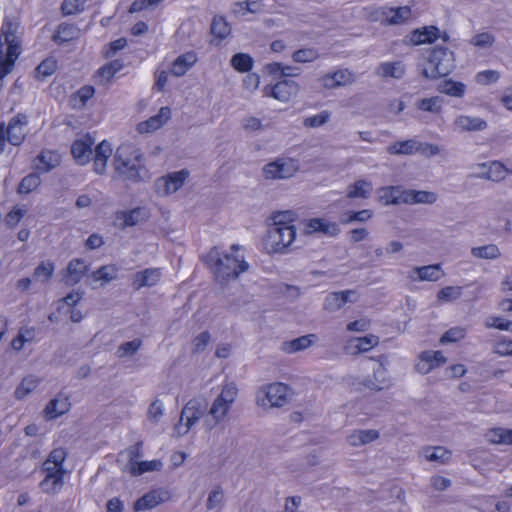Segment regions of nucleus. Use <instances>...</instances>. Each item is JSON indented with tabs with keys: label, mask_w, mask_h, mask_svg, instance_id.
I'll list each match as a JSON object with an SVG mask.
<instances>
[{
	"label": "nucleus",
	"mask_w": 512,
	"mask_h": 512,
	"mask_svg": "<svg viewBox=\"0 0 512 512\" xmlns=\"http://www.w3.org/2000/svg\"><path fill=\"white\" fill-rule=\"evenodd\" d=\"M299 89L300 86L297 82L283 79L273 86H266L264 90L266 95H269L281 102H288L298 93Z\"/></svg>",
	"instance_id": "nucleus-10"
},
{
	"label": "nucleus",
	"mask_w": 512,
	"mask_h": 512,
	"mask_svg": "<svg viewBox=\"0 0 512 512\" xmlns=\"http://www.w3.org/2000/svg\"><path fill=\"white\" fill-rule=\"evenodd\" d=\"M422 146V143L414 139H408L391 143L386 150L391 155H411L422 150Z\"/></svg>",
	"instance_id": "nucleus-26"
},
{
	"label": "nucleus",
	"mask_w": 512,
	"mask_h": 512,
	"mask_svg": "<svg viewBox=\"0 0 512 512\" xmlns=\"http://www.w3.org/2000/svg\"><path fill=\"white\" fill-rule=\"evenodd\" d=\"M466 335V329L462 327H453L447 330L442 337L440 338V342L442 344L445 343H453L463 339Z\"/></svg>",
	"instance_id": "nucleus-62"
},
{
	"label": "nucleus",
	"mask_w": 512,
	"mask_h": 512,
	"mask_svg": "<svg viewBox=\"0 0 512 512\" xmlns=\"http://www.w3.org/2000/svg\"><path fill=\"white\" fill-rule=\"evenodd\" d=\"M137 150L130 144L119 146L115 152L113 166L116 172L131 181H138L143 178L145 169L140 163Z\"/></svg>",
	"instance_id": "nucleus-4"
},
{
	"label": "nucleus",
	"mask_w": 512,
	"mask_h": 512,
	"mask_svg": "<svg viewBox=\"0 0 512 512\" xmlns=\"http://www.w3.org/2000/svg\"><path fill=\"white\" fill-rule=\"evenodd\" d=\"M485 438L489 443L499 445H512V429L495 427L485 433Z\"/></svg>",
	"instance_id": "nucleus-32"
},
{
	"label": "nucleus",
	"mask_w": 512,
	"mask_h": 512,
	"mask_svg": "<svg viewBox=\"0 0 512 512\" xmlns=\"http://www.w3.org/2000/svg\"><path fill=\"white\" fill-rule=\"evenodd\" d=\"M439 30L435 26H428L423 30H415L411 34V42L415 45L430 43L436 40L439 35Z\"/></svg>",
	"instance_id": "nucleus-37"
},
{
	"label": "nucleus",
	"mask_w": 512,
	"mask_h": 512,
	"mask_svg": "<svg viewBox=\"0 0 512 512\" xmlns=\"http://www.w3.org/2000/svg\"><path fill=\"white\" fill-rule=\"evenodd\" d=\"M471 254L481 259H497L501 256L500 249L495 244H487L484 246L473 247Z\"/></svg>",
	"instance_id": "nucleus-44"
},
{
	"label": "nucleus",
	"mask_w": 512,
	"mask_h": 512,
	"mask_svg": "<svg viewBox=\"0 0 512 512\" xmlns=\"http://www.w3.org/2000/svg\"><path fill=\"white\" fill-rule=\"evenodd\" d=\"M69 409V403L66 398L64 399H52L48 402L44 409V413L47 419H55L60 415L64 414Z\"/></svg>",
	"instance_id": "nucleus-39"
},
{
	"label": "nucleus",
	"mask_w": 512,
	"mask_h": 512,
	"mask_svg": "<svg viewBox=\"0 0 512 512\" xmlns=\"http://www.w3.org/2000/svg\"><path fill=\"white\" fill-rule=\"evenodd\" d=\"M462 295V287L460 286H447L442 288L437 293V298L441 301H453Z\"/></svg>",
	"instance_id": "nucleus-59"
},
{
	"label": "nucleus",
	"mask_w": 512,
	"mask_h": 512,
	"mask_svg": "<svg viewBox=\"0 0 512 512\" xmlns=\"http://www.w3.org/2000/svg\"><path fill=\"white\" fill-rule=\"evenodd\" d=\"M442 100L439 97L424 98L416 103L419 110L431 113H439L441 111Z\"/></svg>",
	"instance_id": "nucleus-56"
},
{
	"label": "nucleus",
	"mask_w": 512,
	"mask_h": 512,
	"mask_svg": "<svg viewBox=\"0 0 512 512\" xmlns=\"http://www.w3.org/2000/svg\"><path fill=\"white\" fill-rule=\"evenodd\" d=\"M123 68L121 60H113L108 64L102 66L97 71L98 82L101 85H106L114 77V75Z\"/></svg>",
	"instance_id": "nucleus-34"
},
{
	"label": "nucleus",
	"mask_w": 512,
	"mask_h": 512,
	"mask_svg": "<svg viewBox=\"0 0 512 512\" xmlns=\"http://www.w3.org/2000/svg\"><path fill=\"white\" fill-rule=\"evenodd\" d=\"M81 30L74 24L61 23L58 25L52 39L55 43L61 45L80 37Z\"/></svg>",
	"instance_id": "nucleus-24"
},
{
	"label": "nucleus",
	"mask_w": 512,
	"mask_h": 512,
	"mask_svg": "<svg viewBox=\"0 0 512 512\" xmlns=\"http://www.w3.org/2000/svg\"><path fill=\"white\" fill-rule=\"evenodd\" d=\"M336 87L345 86L354 82V74L348 69H339L332 72Z\"/></svg>",
	"instance_id": "nucleus-64"
},
{
	"label": "nucleus",
	"mask_w": 512,
	"mask_h": 512,
	"mask_svg": "<svg viewBox=\"0 0 512 512\" xmlns=\"http://www.w3.org/2000/svg\"><path fill=\"white\" fill-rule=\"evenodd\" d=\"M204 260L212 270L216 281L221 285L237 279L249 267L243 256L223 253L217 247H213Z\"/></svg>",
	"instance_id": "nucleus-2"
},
{
	"label": "nucleus",
	"mask_w": 512,
	"mask_h": 512,
	"mask_svg": "<svg viewBox=\"0 0 512 512\" xmlns=\"http://www.w3.org/2000/svg\"><path fill=\"white\" fill-rule=\"evenodd\" d=\"M206 408V403L201 399H190L182 408L179 421L174 427L175 436L182 437L186 435L204 417Z\"/></svg>",
	"instance_id": "nucleus-7"
},
{
	"label": "nucleus",
	"mask_w": 512,
	"mask_h": 512,
	"mask_svg": "<svg viewBox=\"0 0 512 512\" xmlns=\"http://www.w3.org/2000/svg\"><path fill=\"white\" fill-rule=\"evenodd\" d=\"M118 276V267L113 264L103 265L96 271H93L88 278L94 282H100L101 286L115 280Z\"/></svg>",
	"instance_id": "nucleus-31"
},
{
	"label": "nucleus",
	"mask_w": 512,
	"mask_h": 512,
	"mask_svg": "<svg viewBox=\"0 0 512 512\" xmlns=\"http://www.w3.org/2000/svg\"><path fill=\"white\" fill-rule=\"evenodd\" d=\"M20 53V24L16 19L6 17L0 31V86L3 79L13 70Z\"/></svg>",
	"instance_id": "nucleus-1"
},
{
	"label": "nucleus",
	"mask_w": 512,
	"mask_h": 512,
	"mask_svg": "<svg viewBox=\"0 0 512 512\" xmlns=\"http://www.w3.org/2000/svg\"><path fill=\"white\" fill-rule=\"evenodd\" d=\"M380 437L378 430L357 429L347 437V442L352 447L367 445Z\"/></svg>",
	"instance_id": "nucleus-25"
},
{
	"label": "nucleus",
	"mask_w": 512,
	"mask_h": 512,
	"mask_svg": "<svg viewBox=\"0 0 512 512\" xmlns=\"http://www.w3.org/2000/svg\"><path fill=\"white\" fill-rule=\"evenodd\" d=\"M171 117L169 107L160 108L159 112L151 116L149 119L138 123L137 131L140 134L151 133L161 128Z\"/></svg>",
	"instance_id": "nucleus-17"
},
{
	"label": "nucleus",
	"mask_w": 512,
	"mask_h": 512,
	"mask_svg": "<svg viewBox=\"0 0 512 512\" xmlns=\"http://www.w3.org/2000/svg\"><path fill=\"white\" fill-rule=\"evenodd\" d=\"M289 387L283 383H272L258 391L257 403L263 407H281L288 401Z\"/></svg>",
	"instance_id": "nucleus-8"
},
{
	"label": "nucleus",
	"mask_w": 512,
	"mask_h": 512,
	"mask_svg": "<svg viewBox=\"0 0 512 512\" xmlns=\"http://www.w3.org/2000/svg\"><path fill=\"white\" fill-rule=\"evenodd\" d=\"M353 343V347L356 353L366 352L379 343V337L371 334L364 337L356 338L353 341H351V344Z\"/></svg>",
	"instance_id": "nucleus-53"
},
{
	"label": "nucleus",
	"mask_w": 512,
	"mask_h": 512,
	"mask_svg": "<svg viewBox=\"0 0 512 512\" xmlns=\"http://www.w3.org/2000/svg\"><path fill=\"white\" fill-rule=\"evenodd\" d=\"M89 265L80 258L72 259L63 272V282L67 286L78 284L87 273Z\"/></svg>",
	"instance_id": "nucleus-14"
},
{
	"label": "nucleus",
	"mask_w": 512,
	"mask_h": 512,
	"mask_svg": "<svg viewBox=\"0 0 512 512\" xmlns=\"http://www.w3.org/2000/svg\"><path fill=\"white\" fill-rule=\"evenodd\" d=\"M372 379H373L374 383L382 385V390L390 386V379L388 376V371L384 367L383 364H379L373 370Z\"/></svg>",
	"instance_id": "nucleus-63"
},
{
	"label": "nucleus",
	"mask_w": 512,
	"mask_h": 512,
	"mask_svg": "<svg viewBox=\"0 0 512 512\" xmlns=\"http://www.w3.org/2000/svg\"><path fill=\"white\" fill-rule=\"evenodd\" d=\"M437 194L431 191L404 190L403 204H434L437 201Z\"/></svg>",
	"instance_id": "nucleus-22"
},
{
	"label": "nucleus",
	"mask_w": 512,
	"mask_h": 512,
	"mask_svg": "<svg viewBox=\"0 0 512 512\" xmlns=\"http://www.w3.org/2000/svg\"><path fill=\"white\" fill-rule=\"evenodd\" d=\"M454 69L453 52L445 47H436L429 54L427 65L422 75L428 79H437L447 76Z\"/></svg>",
	"instance_id": "nucleus-5"
},
{
	"label": "nucleus",
	"mask_w": 512,
	"mask_h": 512,
	"mask_svg": "<svg viewBox=\"0 0 512 512\" xmlns=\"http://www.w3.org/2000/svg\"><path fill=\"white\" fill-rule=\"evenodd\" d=\"M237 395L238 389L235 383L229 382L223 385L204 418L203 427L207 432L212 431L226 418Z\"/></svg>",
	"instance_id": "nucleus-3"
},
{
	"label": "nucleus",
	"mask_w": 512,
	"mask_h": 512,
	"mask_svg": "<svg viewBox=\"0 0 512 512\" xmlns=\"http://www.w3.org/2000/svg\"><path fill=\"white\" fill-rule=\"evenodd\" d=\"M38 384H39V379L37 377H35V376L25 377L21 381L19 386L16 388L15 397L17 399L25 398L28 394H30L32 391L35 390V388L38 386Z\"/></svg>",
	"instance_id": "nucleus-46"
},
{
	"label": "nucleus",
	"mask_w": 512,
	"mask_h": 512,
	"mask_svg": "<svg viewBox=\"0 0 512 512\" xmlns=\"http://www.w3.org/2000/svg\"><path fill=\"white\" fill-rule=\"evenodd\" d=\"M197 62V54L189 51L179 55L172 63L171 73L176 77H181Z\"/></svg>",
	"instance_id": "nucleus-23"
},
{
	"label": "nucleus",
	"mask_w": 512,
	"mask_h": 512,
	"mask_svg": "<svg viewBox=\"0 0 512 512\" xmlns=\"http://www.w3.org/2000/svg\"><path fill=\"white\" fill-rule=\"evenodd\" d=\"M163 467V463L158 460L131 462L129 472L132 476H139L146 472L160 471Z\"/></svg>",
	"instance_id": "nucleus-38"
},
{
	"label": "nucleus",
	"mask_w": 512,
	"mask_h": 512,
	"mask_svg": "<svg viewBox=\"0 0 512 512\" xmlns=\"http://www.w3.org/2000/svg\"><path fill=\"white\" fill-rule=\"evenodd\" d=\"M488 164V175H486L487 180L499 182L504 180L509 173V170L500 162L492 161Z\"/></svg>",
	"instance_id": "nucleus-48"
},
{
	"label": "nucleus",
	"mask_w": 512,
	"mask_h": 512,
	"mask_svg": "<svg viewBox=\"0 0 512 512\" xmlns=\"http://www.w3.org/2000/svg\"><path fill=\"white\" fill-rule=\"evenodd\" d=\"M94 143V138L89 134L82 135L73 142L71 154L78 164L84 165L91 160Z\"/></svg>",
	"instance_id": "nucleus-11"
},
{
	"label": "nucleus",
	"mask_w": 512,
	"mask_h": 512,
	"mask_svg": "<svg viewBox=\"0 0 512 512\" xmlns=\"http://www.w3.org/2000/svg\"><path fill=\"white\" fill-rule=\"evenodd\" d=\"M112 155V147L109 142L103 140L95 147V156L93 158V170L98 175H103L106 171L107 161Z\"/></svg>",
	"instance_id": "nucleus-19"
},
{
	"label": "nucleus",
	"mask_w": 512,
	"mask_h": 512,
	"mask_svg": "<svg viewBox=\"0 0 512 512\" xmlns=\"http://www.w3.org/2000/svg\"><path fill=\"white\" fill-rule=\"evenodd\" d=\"M404 190L400 186H386L378 189V199L384 205L403 204Z\"/></svg>",
	"instance_id": "nucleus-27"
},
{
	"label": "nucleus",
	"mask_w": 512,
	"mask_h": 512,
	"mask_svg": "<svg viewBox=\"0 0 512 512\" xmlns=\"http://www.w3.org/2000/svg\"><path fill=\"white\" fill-rule=\"evenodd\" d=\"M373 190L372 183L370 181L360 179L355 181L354 183L350 184L347 187V193L346 196L349 199H367L370 197Z\"/></svg>",
	"instance_id": "nucleus-29"
},
{
	"label": "nucleus",
	"mask_w": 512,
	"mask_h": 512,
	"mask_svg": "<svg viewBox=\"0 0 512 512\" xmlns=\"http://www.w3.org/2000/svg\"><path fill=\"white\" fill-rule=\"evenodd\" d=\"M314 337V335L309 334L290 341H285L281 344L280 350L287 354L303 351L312 345Z\"/></svg>",
	"instance_id": "nucleus-30"
},
{
	"label": "nucleus",
	"mask_w": 512,
	"mask_h": 512,
	"mask_svg": "<svg viewBox=\"0 0 512 512\" xmlns=\"http://www.w3.org/2000/svg\"><path fill=\"white\" fill-rule=\"evenodd\" d=\"M319 52L315 48H301L293 52L291 58L296 63H311L319 58Z\"/></svg>",
	"instance_id": "nucleus-49"
},
{
	"label": "nucleus",
	"mask_w": 512,
	"mask_h": 512,
	"mask_svg": "<svg viewBox=\"0 0 512 512\" xmlns=\"http://www.w3.org/2000/svg\"><path fill=\"white\" fill-rule=\"evenodd\" d=\"M141 346H142L141 339H134L132 341L122 343L118 347V349L116 351V355L119 358L131 357L137 353V351L139 350V348Z\"/></svg>",
	"instance_id": "nucleus-54"
},
{
	"label": "nucleus",
	"mask_w": 512,
	"mask_h": 512,
	"mask_svg": "<svg viewBox=\"0 0 512 512\" xmlns=\"http://www.w3.org/2000/svg\"><path fill=\"white\" fill-rule=\"evenodd\" d=\"M347 383L353 387L356 391H361L364 388L373 391H381L382 385L374 383L371 376L365 377L363 379H359L357 377L349 376L347 377Z\"/></svg>",
	"instance_id": "nucleus-45"
},
{
	"label": "nucleus",
	"mask_w": 512,
	"mask_h": 512,
	"mask_svg": "<svg viewBox=\"0 0 512 512\" xmlns=\"http://www.w3.org/2000/svg\"><path fill=\"white\" fill-rule=\"evenodd\" d=\"M378 75L381 77H392L400 79L405 74V66L402 62H386L382 63L377 69Z\"/></svg>",
	"instance_id": "nucleus-36"
},
{
	"label": "nucleus",
	"mask_w": 512,
	"mask_h": 512,
	"mask_svg": "<svg viewBox=\"0 0 512 512\" xmlns=\"http://www.w3.org/2000/svg\"><path fill=\"white\" fill-rule=\"evenodd\" d=\"M273 223L269 227H294V214L291 211H283L274 214Z\"/></svg>",
	"instance_id": "nucleus-57"
},
{
	"label": "nucleus",
	"mask_w": 512,
	"mask_h": 512,
	"mask_svg": "<svg viewBox=\"0 0 512 512\" xmlns=\"http://www.w3.org/2000/svg\"><path fill=\"white\" fill-rule=\"evenodd\" d=\"M486 328H496L502 331H512V321L502 317L490 316L485 320Z\"/></svg>",
	"instance_id": "nucleus-60"
},
{
	"label": "nucleus",
	"mask_w": 512,
	"mask_h": 512,
	"mask_svg": "<svg viewBox=\"0 0 512 512\" xmlns=\"http://www.w3.org/2000/svg\"><path fill=\"white\" fill-rule=\"evenodd\" d=\"M188 176V172L181 170L161 177L156 181V191L162 195H169L182 187Z\"/></svg>",
	"instance_id": "nucleus-13"
},
{
	"label": "nucleus",
	"mask_w": 512,
	"mask_h": 512,
	"mask_svg": "<svg viewBox=\"0 0 512 512\" xmlns=\"http://www.w3.org/2000/svg\"><path fill=\"white\" fill-rule=\"evenodd\" d=\"M61 158L57 152L43 150L34 160L35 169L46 173L60 164Z\"/></svg>",
	"instance_id": "nucleus-21"
},
{
	"label": "nucleus",
	"mask_w": 512,
	"mask_h": 512,
	"mask_svg": "<svg viewBox=\"0 0 512 512\" xmlns=\"http://www.w3.org/2000/svg\"><path fill=\"white\" fill-rule=\"evenodd\" d=\"M140 209H132L130 211H122L116 214V220L120 221L119 227L124 229L131 227L139 222Z\"/></svg>",
	"instance_id": "nucleus-47"
},
{
	"label": "nucleus",
	"mask_w": 512,
	"mask_h": 512,
	"mask_svg": "<svg viewBox=\"0 0 512 512\" xmlns=\"http://www.w3.org/2000/svg\"><path fill=\"white\" fill-rule=\"evenodd\" d=\"M64 475H46L45 478L40 482V487L46 494H55L62 488L64 484Z\"/></svg>",
	"instance_id": "nucleus-40"
},
{
	"label": "nucleus",
	"mask_w": 512,
	"mask_h": 512,
	"mask_svg": "<svg viewBox=\"0 0 512 512\" xmlns=\"http://www.w3.org/2000/svg\"><path fill=\"white\" fill-rule=\"evenodd\" d=\"M210 31L218 42H220L230 35L231 27L225 17L216 15L212 19Z\"/></svg>",
	"instance_id": "nucleus-35"
},
{
	"label": "nucleus",
	"mask_w": 512,
	"mask_h": 512,
	"mask_svg": "<svg viewBox=\"0 0 512 512\" xmlns=\"http://www.w3.org/2000/svg\"><path fill=\"white\" fill-rule=\"evenodd\" d=\"M330 119V112L322 111L317 115L307 117L303 120V125L307 128H318L326 124Z\"/></svg>",
	"instance_id": "nucleus-58"
},
{
	"label": "nucleus",
	"mask_w": 512,
	"mask_h": 512,
	"mask_svg": "<svg viewBox=\"0 0 512 512\" xmlns=\"http://www.w3.org/2000/svg\"><path fill=\"white\" fill-rule=\"evenodd\" d=\"M231 66L239 72H248L252 69L253 60L245 53H237L231 58Z\"/></svg>",
	"instance_id": "nucleus-51"
},
{
	"label": "nucleus",
	"mask_w": 512,
	"mask_h": 512,
	"mask_svg": "<svg viewBox=\"0 0 512 512\" xmlns=\"http://www.w3.org/2000/svg\"><path fill=\"white\" fill-rule=\"evenodd\" d=\"M55 271V265L53 262L47 260L42 261L33 272V277L36 281L45 283L50 280Z\"/></svg>",
	"instance_id": "nucleus-43"
},
{
	"label": "nucleus",
	"mask_w": 512,
	"mask_h": 512,
	"mask_svg": "<svg viewBox=\"0 0 512 512\" xmlns=\"http://www.w3.org/2000/svg\"><path fill=\"white\" fill-rule=\"evenodd\" d=\"M304 233L311 235L319 233L326 236H336L339 233V227L336 223L323 218H312L305 223Z\"/></svg>",
	"instance_id": "nucleus-16"
},
{
	"label": "nucleus",
	"mask_w": 512,
	"mask_h": 512,
	"mask_svg": "<svg viewBox=\"0 0 512 512\" xmlns=\"http://www.w3.org/2000/svg\"><path fill=\"white\" fill-rule=\"evenodd\" d=\"M160 501L161 499L159 495L156 492L152 491L139 498L134 504V509L136 511L151 509L157 506L160 503Z\"/></svg>",
	"instance_id": "nucleus-52"
},
{
	"label": "nucleus",
	"mask_w": 512,
	"mask_h": 512,
	"mask_svg": "<svg viewBox=\"0 0 512 512\" xmlns=\"http://www.w3.org/2000/svg\"><path fill=\"white\" fill-rule=\"evenodd\" d=\"M58 68L57 60L54 57L44 59L35 69V77L38 80H44L56 72Z\"/></svg>",
	"instance_id": "nucleus-41"
},
{
	"label": "nucleus",
	"mask_w": 512,
	"mask_h": 512,
	"mask_svg": "<svg viewBox=\"0 0 512 512\" xmlns=\"http://www.w3.org/2000/svg\"><path fill=\"white\" fill-rule=\"evenodd\" d=\"M296 238L295 227H269L264 238V248L269 254H285Z\"/></svg>",
	"instance_id": "nucleus-6"
},
{
	"label": "nucleus",
	"mask_w": 512,
	"mask_h": 512,
	"mask_svg": "<svg viewBox=\"0 0 512 512\" xmlns=\"http://www.w3.org/2000/svg\"><path fill=\"white\" fill-rule=\"evenodd\" d=\"M162 277L159 268H147L142 271L136 272L132 277V287L134 290H140L144 287L155 286Z\"/></svg>",
	"instance_id": "nucleus-15"
},
{
	"label": "nucleus",
	"mask_w": 512,
	"mask_h": 512,
	"mask_svg": "<svg viewBox=\"0 0 512 512\" xmlns=\"http://www.w3.org/2000/svg\"><path fill=\"white\" fill-rule=\"evenodd\" d=\"M299 170L297 160L291 158H278L266 164L263 168V175L266 179H287L294 176Z\"/></svg>",
	"instance_id": "nucleus-9"
},
{
	"label": "nucleus",
	"mask_w": 512,
	"mask_h": 512,
	"mask_svg": "<svg viewBox=\"0 0 512 512\" xmlns=\"http://www.w3.org/2000/svg\"><path fill=\"white\" fill-rule=\"evenodd\" d=\"M494 42H495V37L488 32H482V33L476 34L470 39V43L472 45H474L475 47L481 48V49L491 47Z\"/></svg>",
	"instance_id": "nucleus-61"
},
{
	"label": "nucleus",
	"mask_w": 512,
	"mask_h": 512,
	"mask_svg": "<svg viewBox=\"0 0 512 512\" xmlns=\"http://www.w3.org/2000/svg\"><path fill=\"white\" fill-rule=\"evenodd\" d=\"M416 273L421 281H437L441 278L442 272L439 264L416 267Z\"/></svg>",
	"instance_id": "nucleus-42"
},
{
	"label": "nucleus",
	"mask_w": 512,
	"mask_h": 512,
	"mask_svg": "<svg viewBox=\"0 0 512 512\" xmlns=\"http://www.w3.org/2000/svg\"><path fill=\"white\" fill-rule=\"evenodd\" d=\"M453 126L458 132L482 131L487 128V122L479 117L460 115L454 120Z\"/></svg>",
	"instance_id": "nucleus-20"
},
{
	"label": "nucleus",
	"mask_w": 512,
	"mask_h": 512,
	"mask_svg": "<svg viewBox=\"0 0 512 512\" xmlns=\"http://www.w3.org/2000/svg\"><path fill=\"white\" fill-rule=\"evenodd\" d=\"M41 183L40 176L37 173H30L25 176L18 185L19 194H28L34 191Z\"/></svg>",
	"instance_id": "nucleus-50"
},
{
	"label": "nucleus",
	"mask_w": 512,
	"mask_h": 512,
	"mask_svg": "<svg viewBox=\"0 0 512 512\" xmlns=\"http://www.w3.org/2000/svg\"><path fill=\"white\" fill-rule=\"evenodd\" d=\"M465 89V84L452 80L445 81L441 86V92L453 97H462L465 93Z\"/></svg>",
	"instance_id": "nucleus-55"
},
{
	"label": "nucleus",
	"mask_w": 512,
	"mask_h": 512,
	"mask_svg": "<svg viewBox=\"0 0 512 512\" xmlns=\"http://www.w3.org/2000/svg\"><path fill=\"white\" fill-rule=\"evenodd\" d=\"M380 14L385 17V21L389 25H398L404 23L411 15V9L408 6L397 8H381Z\"/></svg>",
	"instance_id": "nucleus-28"
},
{
	"label": "nucleus",
	"mask_w": 512,
	"mask_h": 512,
	"mask_svg": "<svg viewBox=\"0 0 512 512\" xmlns=\"http://www.w3.org/2000/svg\"><path fill=\"white\" fill-rule=\"evenodd\" d=\"M421 455L428 461L446 463L451 457V451L441 447H424L421 450Z\"/></svg>",
	"instance_id": "nucleus-33"
},
{
	"label": "nucleus",
	"mask_w": 512,
	"mask_h": 512,
	"mask_svg": "<svg viewBox=\"0 0 512 512\" xmlns=\"http://www.w3.org/2000/svg\"><path fill=\"white\" fill-rule=\"evenodd\" d=\"M28 124V116L19 113L11 118L7 127H5L8 142L14 146L20 145L25 139L24 129Z\"/></svg>",
	"instance_id": "nucleus-12"
},
{
	"label": "nucleus",
	"mask_w": 512,
	"mask_h": 512,
	"mask_svg": "<svg viewBox=\"0 0 512 512\" xmlns=\"http://www.w3.org/2000/svg\"><path fill=\"white\" fill-rule=\"evenodd\" d=\"M356 292L354 290H345L340 292H331L329 293L324 301V309L328 312H336L340 310L346 303L355 302V299H352V296H355Z\"/></svg>",
	"instance_id": "nucleus-18"
}]
</instances>
